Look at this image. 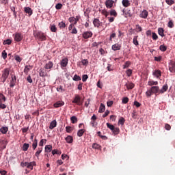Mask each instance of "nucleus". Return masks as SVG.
Segmentation results:
<instances>
[{
  "instance_id": "obj_1",
  "label": "nucleus",
  "mask_w": 175,
  "mask_h": 175,
  "mask_svg": "<svg viewBox=\"0 0 175 175\" xmlns=\"http://www.w3.org/2000/svg\"><path fill=\"white\" fill-rule=\"evenodd\" d=\"M158 93L159 94V87L152 86L149 90L146 92V96H148V98H150L151 95H152L153 94L157 95V94Z\"/></svg>"
},
{
  "instance_id": "obj_2",
  "label": "nucleus",
  "mask_w": 175,
  "mask_h": 175,
  "mask_svg": "<svg viewBox=\"0 0 175 175\" xmlns=\"http://www.w3.org/2000/svg\"><path fill=\"white\" fill-rule=\"evenodd\" d=\"M36 39H38L40 42H44L47 40V35L42 31H37L34 35Z\"/></svg>"
},
{
  "instance_id": "obj_3",
  "label": "nucleus",
  "mask_w": 175,
  "mask_h": 175,
  "mask_svg": "<svg viewBox=\"0 0 175 175\" xmlns=\"http://www.w3.org/2000/svg\"><path fill=\"white\" fill-rule=\"evenodd\" d=\"M10 73V68H5L3 70L2 76L1 78V80L3 83H5V81H6V79H8V77H9Z\"/></svg>"
},
{
  "instance_id": "obj_4",
  "label": "nucleus",
  "mask_w": 175,
  "mask_h": 175,
  "mask_svg": "<svg viewBox=\"0 0 175 175\" xmlns=\"http://www.w3.org/2000/svg\"><path fill=\"white\" fill-rule=\"evenodd\" d=\"M72 103H76V105H78V106H81L83 105V103H81V98L79 94H76L74 100H72Z\"/></svg>"
},
{
  "instance_id": "obj_5",
  "label": "nucleus",
  "mask_w": 175,
  "mask_h": 175,
  "mask_svg": "<svg viewBox=\"0 0 175 175\" xmlns=\"http://www.w3.org/2000/svg\"><path fill=\"white\" fill-rule=\"evenodd\" d=\"M94 33H92V31H84L82 34V37L83 39H90V38H92V36Z\"/></svg>"
},
{
  "instance_id": "obj_6",
  "label": "nucleus",
  "mask_w": 175,
  "mask_h": 175,
  "mask_svg": "<svg viewBox=\"0 0 175 175\" xmlns=\"http://www.w3.org/2000/svg\"><path fill=\"white\" fill-rule=\"evenodd\" d=\"M169 70L171 73H175V62L173 60L169 62Z\"/></svg>"
},
{
  "instance_id": "obj_7",
  "label": "nucleus",
  "mask_w": 175,
  "mask_h": 175,
  "mask_svg": "<svg viewBox=\"0 0 175 175\" xmlns=\"http://www.w3.org/2000/svg\"><path fill=\"white\" fill-rule=\"evenodd\" d=\"M23 34H21V33L17 32L14 35V40L15 42H21V40H23Z\"/></svg>"
},
{
  "instance_id": "obj_8",
  "label": "nucleus",
  "mask_w": 175,
  "mask_h": 175,
  "mask_svg": "<svg viewBox=\"0 0 175 175\" xmlns=\"http://www.w3.org/2000/svg\"><path fill=\"white\" fill-rule=\"evenodd\" d=\"M93 25L96 28H99V27H102V25H103V23L100 22L98 18H94L93 21Z\"/></svg>"
},
{
  "instance_id": "obj_9",
  "label": "nucleus",
  "mask_w": 175,
  "mask_h": 175,
  "mask_svg": "<svg viewBox=\"0 0 175 175\" xmlns=\"http://www.w3.org/2000/svg\"><path fill=\"white\" fill-rule=\"evenodd\" d=\"M105 6L107 9H111L113 8V5H114V1L113 0H107L105 3Z\"/></svg>"
},
{
  "instance_id": "obj_10",
  "label": "nucleus",
  "mask_w": 175,
  "mask_h": 175,
  "mask_svg": "<svg viewBox=\"0 0 175 175\" xmlns=\"http://www.w3.org/2000/svg\"><path fill=\"white\" fill-rule=\"evenodd\" d=\"M152 75L154 76V77H157V79H160L161 76H162V72L161 70H154L152 72Z\"/></svg>"
},
{
  "instance_id": "obj_11",
  "label": "nucleus",
  "mask_w": 175,
  "mask_h": 175,
  "mask_svg": "<svg viewBox=\"0 0 175 175\" xmlns=\"http://www.w3.org/2000/svg\"><path fill=\"white\" fill-rule=\"evenodd\" d=\"M24 12L25 13L28 14L29 17H30V16H32V14H33V11H32V9L29 7H25Z\"/></svg>"
},
{
  "instance_id": "obj_12",
  "label": "nucleus",
  "mask_w": 175,
  "mask_h": 175,
  "mask_svg": "<svg viewBox=\"0 0 175 175\" xmlns=\"http://www.w3.org/2000/svg\"><path fill=\"white\" fill-rule=\"evenodd\" d=\"M122 12L124 13L126 18H127V17H132V11L131 10H125V9H123Z\"/></svg>"
},
{
  "instance_id": "obj_13",
  "label": "nucleus",
  "mask_w": 175,
  "mask_h": 175,
  "mask_svg": "<svg viewBox=\"0 0 175 175\" xmlns=\"http://www.w3.org/2000/svg\"><path fill=\"white\" fill-rule=\"evenodd\" d=\"M11 78L12 79L10 81V87L12 88V87H14V85H16V81L17 80V78L16 77V75H12Z\"/></svg>"
},
{
  "instance_id": "obj_14",
  "label": "nucleus",
  "mask_w": 175,
  "mask_h": 175,
  "mask_svg": "<svg viewBox=\"0 0 175 175\" xmlns=\"http://www.w3.org/2000/svg\"><path fill=\"white\" fill-rule=\"evenodd\" d=\"M139 17H141V18H147V17H148V11L144 10L139 14Z\"/></svg>"
},
{
  "instance_id": "obj_15",
  "label": "nucleus",
  "mask_w": 175,
  "mask_h": 175,
  "mask_svg": "<svg viewBox=\"0 0 175 175\" xmlns=\"http://www.w3.org/2000/svg\"><path fill=\"white\" fill-rule=\"evenodd\" d=\"M39 76L40 77H46L47 76V72L44 68H40L39 70Z\"/></svg>"
},
{
  "instance_id": "obj_16",
  "label": "nucleus",
  "mask_w": 175,
  "mask_h": 175,
  "mask_svg": "<svg viewBox=\"0 0 175 175\" xmlns=\"http://www.w3.org/2000/svg\"><path fill=\"white\" fill-rule=\"evenodd\" d=\"M113 51H117L118 50H121V44L116 43L111 46Z\"/></svg>"
},
{
  "instance_id": "obj_17",
  "label": "nucleus",
  "mask_w": 175,
  "mask_h": 175,
  "mask_svg": "<svg viewBox=\"0 0 175 175\" xmlns=\"http://www.w3.org/2000/svg\"><path fill=\"white\" fill-rule=\"evenodd\" d=\"M33 166H36V162L31 161L30 163H27V169H31V170H33Z\"/></svg>"
},
{
  "instance_id": "obj_18",
  "label": "nucleus",
  "mask_w": 175,
  "mask_h": 175,
  "mask_svg": "<svg viewBox=\"0 0 175 175\" xmlns=\"http://www.w3.org/2000/svg\"><path fill=\"white\" fill-rule=\"evenodd\" d=\"M33 68V66H25L24 68V73L25 75H28V73L29 72V70H31Z\"/></svg>"
},
{
  "instance_id": "obj_19",
  "label": "nucleus",
  "mask_w": 175,
  "mask_h": 175,
  "mask_svg": "<svg viewBox=\"0 0 175 175\" xmlns=\"http://www.w3.org/2000/svg\"><path fill=\"white\" fill-rule=\"evenodd\" d=\"M122 5L124 8H128V7L131 6V2L129 1V0H122Z\"/></svg>"
},
{
  "instance_id": "obj_20",
  "label": "nucleus",
  "mask_w": 175,
  "mask_h": 175,
  "mask_svg": "<svg viewBox=\"0 0 175 175\" xmlns=\"http://www.w3.org/2000/svg\"><path fill=\"white\" fill-rule=\"evenodd\" d=\"M53 66H54V64H53V62H49L45 64L44 69H51L53 68Z\"/></svg>"
},
{
  "instance_id": "obj_21",
  "label": "nucleus",
  "mask_w": 175,
  "mask_h": 175,
  "mask_svg": "<svg viewBox=\"0 0 175 175\" xmlns=\"http://www.w3.org/2000/svg\"><path fill=\"white\" fill-rule=\"evenodd\" d=\"M167 88H169V87L167 84L163 85L162 88L159 90V94H163L164 92H166L167 91Z\"/></svg>"
},
{
  "instance_id": "obj_22",
  "label": "nucleus",
  "mask_w": 175,
  "mask_h": 175,
  "mask_svg": "<svg viewBox=\"0 0 175 175\" xmlns=\"http://www.w3.org/2000/svg\"><path fill=\"white\" fill-rule=\"evenodd\" d=\"M125 86L126 87L127 90H132L135 88V84L131 82H129L125 84Z\"/></svg>"
},
{
  "instance_id": "obj_23",
  "label": "nucleus",
  "mask_w": 175,
  "mask_h": 175,
  "mask_svg": "<svg viewBox=\"0 0 175 175\" xmlns=\"http://www.w3.org/2000/svg\"><path fill=\"white\" fill-rule=\"evenodd\" d=\"M65 140L66 143H68L70 144L71 143H73V137L70 135H68L66 138Z\"/></svg>"
},
{
  "instance_id": "obj_24",
  "label": "nucleus",
  "mask_w": 175,
  "mask_h": 175,
  "mask_svg": "<svg viewBox=\"0 0 175 175\" xmlns=\"http://www.w3.org/2000/svg\"><path fill=\"white\" fill-rule=\"evenodd\" d=\"M68 65V58H64L61 62V66L63 68H66Z\"/></svg>"
},
{
  "instance_id": "obj_25",
  "label": "nucleus",
  "mask_w": 175,
  "mask_h": 175,
  "mask_svg": "<svg viewBox=\"0 0 175 175\" xmlns=\"http://www.w3.org/2000/svg\"><path fill=\"white\" fill-rule=\"evenodd\" d=\"M64 105H65V103L62 102V101H57V103H55L53 106L54 107H61L62 106H64Z\"/></svg>"
},
{
  "instance_id": "obj_26",
  "label": "nucleus",
  "mask_w": 175,
  "mask_h": 175,
  "mask_svg": "<svg viewBox=\"0 0 175 175\" xmlns=\"http://www.w3.org/2000/svg\"><path fill=\"white\" fill-rule=\"evenodd\" d=\"M55 126H57V120H53L50 123L49 129H54V128H55Z\"/></svg>"
},
{
  "instance_id": "obj_27",
  "label": "nucleus",
  "mask_w": 175,
  "mask_h": 175,
  "mask_svg": "<svg viewBox=\"0 0 175 175\" xmlns=\"http://www.w3.org/2000/svg\"><path fill=\"white\" fill-rule=\"evenodd\" d=\"M164 32H165V30H163V28L159 27V28L158 29V33H159V35L160 36H161L162 38H163V36H165Z\"/></svg>"
},
{
  "instance_id": "obj_28",
  "label": "nucleus",
  "mask_w": 175,
  "mask_h": 175,
  "mask_svg": "<svg viewBox=\"0 0 175 175\" xmlns=\"http://www.w3.org/2000/svg\"><path fill=\"white\" fill-rule=\"evenodd\" d=\"M105 110H106V107L103 103H101L98 109V113H104Z\"/></svg>"
},
{
  "instance_id": "obj_29",
  "label": "nucleus",
  "mask_w": 175,
  "mask_h": 175,
  "mask_svg": "<svg viewBox=\"0 0 175 175\" xmlns=\"http://www.w3.org/2000/svg\"><path fill=\"white\" fill-rule=\"evenodd\" d=\"M8 128L6 126H3L0 129V132L3 133V135H5V133H8Z\"/></svg>"
},
{
  "instance_id": "obj_30",
  "label": "nucleus",
  "mask_w": 175,
  "mask_h": 175,
  "mask_svg": "<svg viewBox=\"0 0 175 175\" xmlns=\"http://www.w3.org/2000/svg\"><path fill=\"white\" fill-rule=\"evenodd\" d=\"M52 150H53V146H51V145H46L45 146V152H51Z\"/></svg>"
},
{
  "instance_id": "obj_31",
  "label": "nucleus",
  "mask_w": 175,
  "mask_h": 175,
  "mask_svg": "<svg viewBox=\"0 0 175 175\" xmlns=\"http://www.w3.org/2000/svg\"><path fill=\"white\" fill-rule=\"evenodd\" d=\"M42 151H43V147L38 148V150L35 154L37 158H39V155H40V154L42 153Z\"/></svg>"
},
{
  "instance_id": "obj_32",
  "label": "nucleus",
  "mask_w": 175,
  "mask_h": 175,
  "mask_svg": "<svg viewBox=\"0 0 175 175\" xmlns=\"http://www.w3.org/2000/svg\"><path fill=\"white\" fill-rule=\"evenodd\" d=\"M137 38H139V36H135L133 40V43L135 44V46H139V41H137Z\"/></svg>"
},
{
  "instance_id": "obj_33",
  "label": "nucleus",
  "mask_w": 175,
  "mask_h": 175,
  "mask_svg": "<svg viewBox=\"0 0 175 175\" xmlns=\"http://www.w3.org/2000/svg\"><path fill=\"white\" fill-rule=\"evenodd\" d=\"M49 28L51 32H57V27H55V25H50Z\"/></svg>"
},
{
  "instance_id": "obj_34",
  "label": "nucleus",
  "mask_w": 175,
  "mask_h": 175,
  "mask_svg": "<svg viewBox=\"0 0 175 175\" xmlns=\"http://www.w3.org/2000/svg\"><path fill=\"white\" fill-rule=\"evenodd\" d=\"M58 27L60 28V29H64V28L66 27V24L64 23L63 21L59 23Z\"/></svg>"
},
{
  "instance_id": "obj_35",
  "label": "nucleus",
  "mask_w": 175,
  "mask_h": 175,
  "mask_svg": "<svg viewBox=\"0 0 175 175\" xmlns=\"http://www.w3.org/2000/svg\"><path fill=\"white\" fill-rule=\"evenodd\" d=\"M22 148L23 151H28V148H29V144L25 143Z\"/></svg>"
},
{
  "instance_id": "obj_36",
  "label": "nucleus",
  "mask_w": 175,
  "mask_h": 175,
  "mask_svg": "<svg viewBox=\"0 0 175 175\" xmlns=\"http://www.w3.org/2000/svg\"><path fill=\"white\" fill-rule=\"evenodd\" d=\"M36 147H38V139H35L32 144L33 150H36Z\"/></svg>"
},
{
  "instance_id": "obj_37",
  "label": "nucleus",
  "mask_w": 175,
  "mask_h": 175,
  "mask_svg": "<svg viewBox=\"0 0 175 175\" xmlns=\"http://www.w3.org/2000/svg\"><path fill=\"white\" fill-rule=\"evenodd\" d=\"M110 16H113V17H117L118 14L116 10H111L109 12Z\"/></svg>"
},
{
  "instance_id": "obj_38",
  "label": "nucleus",
  "mask_w": 175,
  "mask_h": 175,
  "mask_svg": "<svg viewBox=\"0 0 175 175\" xmlns=\"http://www.w3.org/2000/svg\"><path fill=\"white\" fill-rule=\"evenodd\" d=\"M80 18H81V16H80V15L77 16L75 19V23H73L72 24L74 25H76L77 23H79V21H80Z\"/></svg>"
},
{
  "instance_id": "obj_39",
  "label": "nucleus",
  "mask_w": 175,
  "mask_h": 175,
  "mask_svg": "<svg viewBox=\"0 0 175 175\" xmlns=\"http://www.w3.org/2000/svg\"><path fill=\"white\" fill-rule=\"evenodd\" d=\"M70 121L72 124H76L77 123V118L76 116H72L70 118Z\"/></svg>"
},
{
  "instance_id": "obj_40",
  "label": "nucleus",
  "mask_w": 175,
  "mask_h": 175,
  "mask_svg": "<svg viewBox=\"0 0 175 175\" xmlns=\"http://www.w3.org/2000/svg\"><path fill=\"white\" fill-rule=\"evenodd\" d=\"M2 100H3V102H5L6 97H5V96L3 94L0 93V103H2Z\"/></svg>"
},
{
  "instance_id": "obj_41",
  "label": "nucleus",
  "mask_w": 175,
  "mask_h": 175,
  "mask_svg": "<svg viewBox=\"0 0 175 175\" xmlns=\"http://www.w3.org/2000/svg\"><path fill=\"white\" fill-rule=\"evenodd\" d=\"M72 79L74 80V81H80V80H81V77H80V76L77 75H75Z\"/></svg>"
},
{
  "instance_id": "obj_42",
  "label": "nucleus",
  "mask_w": 175,
  "mask_h": 175,
  "mask_svg": "<svg viewBox=\"0 0 175 175\" xmlns=\"http://www.w3.org/2000/svg\"><path fill=\"white\" fill-rule=\"evenodd\" d=\"M148 85H158V81H149L148 82Z\"/></svg>"
},
{
  "instance_id": "obj_43",
  "label": "nucleus",
  "mask_w": 175,
  "mask_h": 175,
  "mask_svg": "<svg viewBox=\"0 0 175 175\" xmlns=\"http://www.w3.org/2000/svg\"><path fill=\"white\" fill-rule=\"evenodd\" d=\"M112 132L114 135H118V133H120V129L113 127V130H112Z\"/></svg>"
},
{
  "instance_id": "obj_44",
  "label": "nucleus",
  "mask_w": 175,
  "mask_h": 175,
  "mask_svg": "<svg viewBox=\"0 0 175 175\" xmlns=\"http://www.w3.org/2000/svg\"><path fill=\"white\" fill-rule=\"evenodd\" d=\"M83 135H84V130L83 129H80L79 131H78L77 136H79V137H81V136H83Z\"/></svg>"
},
{
  "instance_id": "obj_45",
  "label": "nucleus",
  "mask_w": 175,
  "mask_h": 175,
  "mask_svg": "<svg viewBox=\"0 0 175 175\" xmlns=\"http://www.w3.org/2000/svg\"><path fill=\"white\" fill-rule=\"evenodd\" d=\"M159 50H161V51H166L167 50V46L165 45H160Z\"/></svg>"
},
{
  "instance_id": "obj_46",
  "label": "nucleus",
  "mask_w": 175,
  "mask_h": 175,
  "mask_svg": "<svg viewBox=\"0 0 175 175\" xmlns=\"http://www.w3.org/2000/svg\"><path fill=\"white\" fill-rule=\"evenodd\" d=\"M72 131H73L72 126H68L66 127V132H67V133H71Z\"/></svg>"
},
{
  "instance_id": "obj_47",
  "label": "nucleus",
  "mask_w": 175,
  "mask_h": 175,
  "mask_svg": "<svg viewBox=\"0 0 175 175\" xmlns=\"http://www.w3.org/2000/svg\"><path fill=\"white\" fill-rule=\"evenodd\" d=\"M129 102V98L128 97H124L122 100V103H123L124 105H126V103H128Z\"/></svg>"
},
{
  "instance_id": "obj_48",
  "label": "nucleus",
  "mask_w": 175,
  "mask_h": 175,
  "mask_svg": "<svg viewBox=\"0 0 175 175\" xmlns=\"http://www.w3.org/2000/svg\"><path fill=\"white\" fill-rule=\"evenodd\" d=\"M56 90L57 92H65V89L62 88V85H59Z\"/></svg>"
},
{
  "instance_id": "obj_49",
  "label": "nucleus",
  "mask_w": 175,
  "mask_h": 175,
  "mask_svg": "<svg viewBox=\"0 0 175 175\" xmlns=\"http://www.w3.org/2000/svg\"><path fill=\"white\" fill-rule=\"evenodd\" d=\"M118 124H120V125H124V124H125V119L123 117H121L119 119Z\"/></svg>"
},
{
  "instance_id": "obj_50",
  "label": "nucleus",
  "mask_w": 175,
  "mask_h": 175,
  "mask_svg": "<svg viewBox=\"0 0 175 175\" xmlns=\"http://www.w3.org/2000/svg\"><path fill=\"white\" fill-rule=\"evenodd\" d=\"M92 148H94V150H99L100 148V146L98 144H92Z\"/></svg>"
},
{
  "instance_id": "obj_51",
  "label": "nucleus",
  "mask_w": 175,
  "mask_h": 175,
  "mask_svg": "<svg viewBox=\"0 0 175 175\" xmlns=\"http://www.w3.org/2000/svg\"><path fill=\"white\" fill-rule=\"evenodd\" d=\"M131 65V62L127 61L125 62V64L123 65V69H126V68H129V66Z\"/></svg>"
},
{
  "instance_id": "obj_52",
  "label": "nucleus",
  "mask_w": 175,
  "mask_h": 175,
  "mask_svg": "<svg viewBox=\"0 0 175 175\" xmlns=\"http://www.w3.org/2000/svg\"><path fill=\"white\" fill-rule=\"evenodd\" d=\"M1 57L3 58V59H6V58H8V53H6V51H3Z\"/></svg>"
},
{
  "instance_id": "obj_53",
  "label": "nucleus",
  "mask_w": 175,
  "mask_h": 175,
  "mask_svg": "<svg viewBox=\"0 0 175 175\" xmlns=\"http://www.w3.org/2000/svg\"><path fill=\"white\" fill-rule=\"evenodd\" d=\"M101 13L103 14V16H105V17H107V16H109L110 14V13L109 12H107V10H103L101 11Z\"/></svg>"
},
{
  "instance_id": "obj_54",
  "label": "nucleus",
  "mask_w": 175,
  "mask_h": 175,
  "mask_svg": "<svg viewBox=\"0 0 175 175\" xmlns=\"http://www.w3.org/2000/svg\"><path fill=\"white\" fill-rule=\"evenodd\" d=\"M70 33H72V35L77 34V29L76 28V27H73L72 29L70 31Z\"/></svg>"
},
{
  "instance_id": "obj_55",
  "label": "nucleus",
  "mask_w": 175,
  "mask_h": 175,
  "mask_svg": "<svg viewBox=\"0 0 175 175\" xmlns=\"http://www.w3.org/2000/svg\"><path fill=\"white\" fill-rule=\"evenodd\" d=\"M107 128H109V129H110L111 131H113L114 130V125L111 124L110 123H107Z\"/></svg>"
},
{
  "instance_id": "obj_56",
  "label": "nucleus",
  "mask_w": 175,
  "mask_h": 175,
  "mask_svg": "<svg viewBox=\"0 0 175 175\" xmlns=\"http://www.w3.org/2000/svg\"><path fill=\"white\" fill-rule=\"evenodd\" d=\"M96 118H97L96 116H95V115H93L92 117L91 118V120H92V121H93V122H92L93 124H92V126H96V124H94V122H95V121H96Z\"/></svg>"
},
{
  "instance_id": "obj_57",
  "label": "nucleus",
  "mask_w": 175,
  "mask_h": 175,
  "mask_svg": "<svg viewBox=\"0 0 175 175\" xmlns=\"http://www.w3.org/2000/svg\"><path fill=\"white\" fill-rule=\"evenodd\" d=\"M3 44H12V40L7 39V40L3 41Z\"/></svg>"
},
{
  "instance_id": "obj_58",
  "label": "nucleus",
  "mask_w": 175,
  "mask_h": 175,
  "mask_svg": "<svg viewBox=\"0 0 175 175\" xmlns=\"http://www.w3.org/2000/svg\"><path fill=\"white\" fill-rule=\"evenodd\" d=\"M165 2L167 5H170V6H172L174 3V0H165Z\"/></svg>"
},
{
  "instance_id": "obj_59",
  "label": "nucleus",
  "mask_w": 175,
  "mask_h": 175,
  "mask_svg": "<svg viewBox=\"0 0 175 175\" xmlns=\"http://www.w3.org/2000/svg\"><path fill=\"white\" fill-rule=\"evenodd\" d=\"M88 79V75H83L82 76V81H83V83H85V81H87Z\"/></svg>"
},
{
  "instance_id": "obj_60",
  "label": "nucleus",
  "mask_w": 175,
  "mask_h": 175,
  "mask_svg": "<svg viewBox=\"0 0 175 175\" xmlns=\"http://www.w3.org/2000/svg\"><path fill=\"white\" fill-rule=\"evenodd\" d=\"M152 38L153 40H158V35H157L154 32L152 33Z\"/></svg>"
},
{
  "instance_id": "obj_61",
  "label": "nucleus",
  "mask_w": 175,
  "mask_h": 175,
  "mask_svg": "<svg viewBox=\"0 0 175 175\" xmlns=\"http://www.w3.org/2000/svg\"><path fill=\"white\" fill-rule=\"evenodd\" d=\"M55 9H57V10H61V9H62V3L56 4Z\"/></svg>"
},
{
  "instance_id": "obj_62",
  "label": "nucleus",
  "mask_w": 175,
  "mask_h": 175,
  "mask_svg": "<svg viewBox=\"0 0 175 175\" xmlns=\"http://www.w3.org/2000/svg\"><path fill=\"white\" fill-rule=\"evenodd\" d=\"M44 142L46 143V142H47V139H41L40 143H39V146L40 147H42L43 146V144H44Z\"/></svg>"
},
{
  "instance_id": "obj_63",
  "label": "nucleus",
  "mask_w": 175,
  "mask_h": 175,
  "mask_svg": "<svg viewBox=\"0 0 175 175\" xmlns=\"http://www.w3.org/2000/svg\"><path fill=\"white\" fill-rule=\"evenodd\" d=\"M53 155H55L57 154V155H61V152L58 151V150H52Z\"/></svg>"
},
{
  "instance_id": "obj_64",
  "label": "nucleus",
  "mask_w": 175,
  "mask_h": 175,
  "mask_svg": "<svg viewBox=\"0 0 175 175\" xmlns=\"http://www.w3.org/2000/svg\"><path fill=\"white\" fill-rule=\"evenodd\" d=\"M165 129H166V131H170V129H172V126H170V124L166 123L165 124Z\"/></svg>"
}]
</instances>
